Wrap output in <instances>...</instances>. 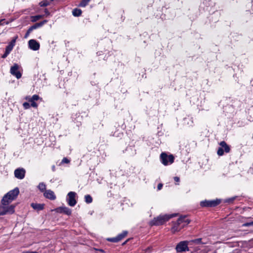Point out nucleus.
Masks as SVG:
<instances>
[{"instance_id":"obj_1","label":"nucleus","mask_w":253,"mask_h":253,"mask_svg":"<svg viewBox=\"0 0 253 253\" xmlns=\"http://www.w3.org/2000/svg\"><path fill=\"white\" fill-rule=\"evenodd\" d=\"M177 214L173 213L171 214L160 215L157 217H155L150 222L151 226L160 225L163 224L165 222L168 221L170 218L176 216Z\"/></svg>"},{"instance_id":"obj_2","label":"nucleus","mask_w":253,"mask_h":253,"mask_svg":"<svg viewBox=\"0 0 253 253\" xmlns=\"http://www.w3.org/2000/svg\"><path fill=\"white\" fill-rule=\"evenodd\" d=\"M160 160L164 165L168 166L174 162V157L172 154L168 155L166 153L163 152L160 155Z\"/></svg>"},{"instance_id":"obj_3","label":"nucleus","mask_w":253,"mask_h":253,"mask_svg":"<svg viewBox=\"0 0 253 253\" xmlns=\"http://www.w3.org/2000/svg\"><path fill=\"white\" fill-rule=\"evenodd\" d=\"M221 203V200L216 199L212 200L202 201L200 202V206L202 208H212L215 207Z\"/></svg>"},{"instance_id":"obj_4","label":"nucleus","mask_w":253,"mask_h":253,"mask_svg":"<svg viewBox=\"0 0 253 253\" xmlns=\"http://www.w3.org/2000/svg\"><path fill=\"white\" fill-rule=\"evenodd\" d=\"M15 206L10 205L9 206H3L0 204V215H3L6 214H12L14 212Z\"/></svg>"},{"instance_id":"obj_5","label":"nucleus","mask_w":253,"mask_h":253,"mask_svg":"<svg viewBox=\"0 0 253 253\" xmlns=\"http://www.w3.org/2000/svg\"><path fill=\"white\" fill-rule=\"evenodd\" d=\"M189 242L188 241H183L178 243L175 247L176 252L182 253L189 251L188 245Z\"/></svg>"},{"instance_id":"obj_6","label":"nucleus","mask_w":253,"mask_h":253,"mask_svg":"<svg viewBox=\"0 0 253 253\" xmlns=\"http://www.w3.org/2000/svg\"><path fill=\"white\" fill-rule=\"evenodd\" d=\"M220 147L218 148L217 153L219 156H222L224 152L229 153L230 151V146L224 141H222L220 142Z\"/></svg>"},{"instance_id":"obj_7","label":"nucleus","mask_w":253,"mask_h":253,"mask_svg":"<svg viewBox=\"0 0 253 253\" xmlns=\"http://www.w3.org/2000/svg\"><path fill=\"white\" fill-rule=\"evenodd\" d=\"M77 194L75 192L71 191L68 193L67 196L68 198L67 201L68 205L71 207H74L77 204V201L75 199V197Z\"/></svg>"},{"instance_id":"obj_8","label":"nucleus","mask_w":253,"mask_h":253,"mask_svg":"<svg viewBox=\"0 0 253 253\" xmlns=\"http://www.w3.org/2000/svg\"><path fill=\"white\" fill-rule=\"evenodd\" d=\"M127 233V231H124L122 233L118 234L116 237L107 238V240L111 242L117 243L122 240L125 237H126Z\"/></svg>"},{"instance_id":"obj_9","label":"nucleus","mask_w":253,"mask_h":253,"mask_svg":"<svg viewBox=\"0 0 253 253\" xmlns=\"http://www.w3.org/2000/svg\"><path fill=\"white\" fill-rule=\"evenodd\" d=\"M19 68V66L17 64L15 63L13 66L11 67L10 70L11 74L15 76L18 79H20L22 76L21 73L18 70Z\"/></svg>"},{"instance_id":"obj_10","label":"nucleus","mask_w":253,"mask_h":253,"mask_svg":"<svg viewBox=\"0 0 253 253\" xmlns=\"http://www.w3.org/2000/svg\"><path fill=\"white\" fill-rule=\"evenodd\" d=\"M183 219L182 218H178V219L173 222V226L171 228V231L173 233L180 231L183 227H182V220Z\"/></svg>"},{"instance_id":"obj_11","label":"nucleus","mask_w":253,"mask_h":253,"mask_svg":"<svg viewBox=\"0 0 253 253\" xmlns=\"http://www.w3.org/2000/svg\"><path fill=\"white\" fill-rule=\"evenodd\" d=\"M28 46L31 49L36 51L39 49L40 44L36 40L32 39L28 42Z\"/></svg>"},{"instance_id":"obj_12","label":"nucleus","mask_w":253,"mask_h":253,"mask_svg":"<svg viewBox=\"0 0 253 253\" xmlns=\"http://www.w3.org/2000/svg\"><path fill=\"white\" fill-rule=\"evenodd\" d=\"M26 170L23 168H18L14 170L15 177L19 179H22L24 178Z\"/></svg>"},{"instance_id":"obj_13","label":"nucleus","mask_w":253,"mask_h":253,"mask_svg":"<svg viewBox=\"0 0 253 253\" xmlns=\"http://www.w3.org/2000/svg\"><path fill=\"white\" fill-rule=\"evenodd\" d=\"M54 211L57 213H65L68 215H70L72 212L71 210L66 207H59L55 209Z\"/></svg>"},{"instance_id":"obj_14","label":"nucleus","mask_w":253,"mask_h":253,"mask_svg":"<svg viewBox=\"0 0 253 253\" xmlns=\"http://www.w3.org/2000/svg\"><path fill=\"white\" fill-rule=\"evenodd\" d=\"M19 193V190L18 187L15 188L14 189L9 191L7 193V196H8L12 201L14 200Z\"/></svg>"},{"instance_id":"obj_15","label":"nucleus","mask_w":253,"mask_h":253,"mask_svg":"<svg viewBox=\"0 0 253 253\" xmlns=\"http://www.w3.org/2000/svg\"><path fill=\"white\" fill-rule=\"evenodd\" d=\"M44 196L49 200H54L56 199V196L53 191L51 190H46L43 193Z\"/></svg>"},{"instance_id":"obj_16","label":"nucleus","mask_w":253,"mask_h":253,"mask_svg":"<svg viewBox=\"0 0 253 253\" xmlns=\"http://www.w3.org/2000/svg\"><path fill=\"white\" fill-rule=\"evenodd\" d=\"M47 22V21L46 20H44L40 22L37 23L31 26L28 29L31 31V32H32L34 30L42 27L44 24L46 23Z\"/></svg>"},{"instance_id":"obj_17","label":"nucleus","mask_w":253,"mask_h":253,"mask_svg":"<svg viewBox=\"0 0 253 253\" xmlns=\"http://www.w3.org/2000/svg\"><path fill=\"white\" fill-rule=\"evenodd\" d=\"M12 200L10 199L8 196H7V194L4 195L1 199V203L3 206H8L7 205L12 202Z\"/></svg>"},{"instance_id":"obj_18","label":"nucleus","mask_w":253,"mask_h":253,"mask_svg":"<svg viewBox=\"0 0 253 253\" xmlns=\"http://www.w3.org/2000/svg\"><path fill=\"white\" fill-rule=\"evenodd\" d=\"M44 204L32 203L31 206L35 210L38 211L42 210L44 207Z\"/></svg>"},{"instance_id":"obj_19","label":"nucleus","mask_w":253,"mask_h":253,"mask_svg":"<svg viewBox=\"0 0 253 253\" xmlns=\"http://www.w3.org/2000/svg\"><path fill=\"white\" fill-rule=\"evenodd\" d=\"M126 152L127 153L129 156H134L136 154V150L133 146H129L126 148L125 150Z\"/></svg>"},{"instance_id":"obj_20","label":"nucleus","mask_w":253,"mask_h":253,"mask_svg":"<svg viewBox=\"0 0 253 253\" xmlns=\"http://www.w3.org/2000/svg\"><path fill=\"white\" fill-rule=\"evenodd\" d=\"M179 218L183 219L182 221V227L183 228L185 226L188 225L190 222V220L187 218L185 216H180Z\"/></svg>"},{"instance_id":"obj_21","label":"nucleus","mask_w":253,"mask_h":253,"mask_svg":"<svg viewBox=\"0 0 253 253\" xmlns=\"http://www.w3.org/2000/svg\"><path fill=\"white\" fill-rule=\"evenodd\" d=\"M82 10L77 8L74 9L72 11V14L75 17H78L80 16L82 14Z\"/></svg>"},{"instance_id":"obj_22","label":"nucleus","mask_w":253,"mask_h":253,"mask_svg":"<svg viewBox=\"0 0 253 253\" xmlns=\"http://www.w3.org/2000/svg\"><path fill=\"white\" fill-rule=\"evenodd\" d=\"M54 0H43L40 2L39 4L41 7L46 6L50 4Z\"/></svg>"},{"instance_id":"obj_23","label":"nucleus","mask_w":253,"mask_h":253,"mask_svg":"<svg viewBox=\"0 0 253 253\" xmlns=\"http://www.w3.org/2000/svg\"><path fill=\"white\" fill-rule=\"evenodd\" d=\"M43 16V15H37L35 16H31V20L32 22H35L39 20V19L42 18Z\"/></svg>"},{"instance_id":"obj_24","label":"nucleus","mask_w":253,"mask_h":253,"mask_svg":"<svg viewBox=\"0 0 253 253\" xmlns=\"http://www.w3.org/2000/svg\"><path fill=\"white\" fill-rule=\"evenodd\" d=\"M38 188L42 192H44L46 190V185L43 182H41L38 185Z\"/></svg>"},{"instance_id":"obj_25","label":"nucleus","mask_w":253,"mask_h":253,"mask_svg":"<svg viewBox=\"0 0 253 253\" xmlns=\"http://www.w3.org/2000/svg\"><path fill=\"white\" fill-rule=\"evenodd\" d=\"M89 2L88 0H82L79 4V6L84 7L88 4Z\"/></svg>"},{"instance_id":"obj_26","label":"nucleus","mask_w":253,"mask_h":253,"mask_svg":"<svg viewBox=\"0 0 253 253\" xmlns=\"http://www.w3.org/2000/svg\"><path fill=\"white\" fill-rule=\"evenodd\" d=\"M85 201L87 204H90L92 202V198L90 195H86L84 197Z\"/></svg>"},{"instance_id":"obj_27","label":"nucleus","mask_w":253,"mask_h":253,"mask_svg":"<svg viewBox=\"0 0 253 253\" xmlns=\"http://www.w3.org/2000/svg\"><path fill=\"white\" fill-rule=\"evenodd\" d=\"M40 96L37 94L33 95L31 98L29 99V101H35L39 100Z\"/></svg>"},{"instance_id":"obj_28","label":"nucleus","mask_w":253,"mask_h":253,"mask_svg":"<svg viewBox=\"0 0 253 253\" xmlns=\"http://www.w3.org/2000/svg\"><path fill=\"white\" fill-rule=\"evenodd\" d=\"M17 38H18V36L14 37L13 38V39L11 41V42L9 43V44L11 45V46L14 47L15 44V42H16V40L17 39Z\"/></svg>"},{"instance_id":"obj_29","label":"nucleus","mask_w":253,"mask_h":253,"mask_svg":"<svg viewBox=\"0 0 253 253\" xmlns=\"http://www.w3.org/2000/svg\"><path fill=\"white\" fill-rule=\"evenodd\" d=\"M237 197V196H234V197L227 199L225 200V202L229 203H232L236 199Z\"/></svg>"},{"instance_id":"obj_30","label":"nucleus","mask_w":253,"mask_h":253,"mask_svg":"<svg viewBox=\"0 0 253 253\" xmlns=\"http://www.w3.org/2000/svg\"><path fill=\"white\" fill-rule=\"evenodd\" d=\"M243 227H249V226H252L253 227V221L251 222H247L246 223H244L243 225Z\"/></svg>"},{"instance_id":"obj_31","label":"nucleus","mask_w":253,"mask_h":253,"mask_svg":"<svg viewBox=\"0 0 253 253\" xmlns=\"http://www.w3.org/2000/svg\"><path fill=\"white\" fill-rule=\"evenodd\" d=\"M191 242L195 243L196 244H200L202 243V238H198L191 241Z\"/></svg>"},{"instance_id":"obj_32","label":"nucleus","mask_w":253,"mask_h":253,"mask_svg":"<svg viewBox=\"0 0 253 253\" xmlns=\"http://www.w3.org/2000/svg\"><path fill=\"white\" fill-rule=\"evenodd\" d=\"M13 48V47L12 46L8 44V45L6 46L5 50L10 53L12 51Z\"/></svg>"},{"instance_id":"obj_33","label":"nucleus","mask_w":253,"mask_h":253,"mask_svg":"<svg viewBox=\"0 0 253 253\" xmlns=\"http://www.w3.org/2000/svg\"><path fill=\"white\" fill-rule=\"evenodd\" d=\"M23 106L25 109H28L30 107V105L29 103L27 102H24L23 104Z\"/></svg>"},{"instance_id":"obj_34","label":"nucleus","mask_w":253,"mask_h":253,"mask_svg":"<svg viewBox=\"0 0 253 253\" xmlns=\"http://www.w3.org/2000/svg\"><path fill=\"white\" fill-rule=\"evenodd\" d=\"M69 163H70V160L68 159H67V158H64L61 162V164H63V163L68 164Z\"/></svg>"},{"instance_id":"obj_35","label":"nucleus","mask_w":253,"mask_h":253,"mask_svg":"<svg viewBox=\"0 0 253 253\" xmlns=\"http://www.w3.org/2000/svg\"><path fill=\"white\" fill-rule=\"evenodd\" d=\"M31 102V106L34 108H37L38 104L35 101H30Z\"/></svg>"},{"instance_id":"obj_36","label":"nucleus","mask_w":253,"mask_h":253,"mask_svg":"<svg viewBox=\"0 0 253 253\" xmlns=\"http://www.w3.org/2000/svg\"><path fill=\"white\" fill-rule=\"evenodd\" d=\"M10 53L7 52V51L5 50V52L4 53V54L2 55L1 57L2 58H5Z\"/></svg>"},{"instance_id":"obj_37","label":"nucleus","mask_w":253,"mask_h":253,"mask_svg":"<svg viewBox=\"0 0 253 253\" xmlns=\"http://www.w3.org/2000/svg\"><path fill=\"white\" fill-rule=\"evenodd\" d=\"M31 32H31V31H30L29 29H28V30L27 31L25 35L24 38H27Z\"/></svg>"},{"instance_id":"obj_38","label":"nucleus","mask_w":253,"mask_h":253,"mask_svg":"<svg viewBox=\"0 0 253 253\" xmlns=\"http://www.w3.org/2000/svg\"><path fill=\"white\" fill-rule=\"evenodd\" d=\"M163 186V185L162 183L158 184V186H157L158 190H161V189L162 188Z\"/></svg>"},{"instance_id":"obj_39","label":"nucleus","mask_w":253,"mask_h":253,"mask_svg":"<svg viewBox=\"0 0 253 253\" xmlns=\"http://www.w3.org/2000/svg\"><path fill=\"white\" fill-rule=\"evenodd\" d=\"M151 249H152V248H151V247H149L145 249V252H146V253H150V252H151Z\"/></svg>"},{"instance_id":"obj_40","label":"nucleus","mask_w":253,"mask_h":253,"mask_svg":"<svg viewBox=\"0 0 253 253\" xmlns=\"http://www.w3.org/2000/svg\"><path fill=\"white\" fill-rule=\"evenodd\" d=\"M44 13H45V14L46 15V16H48V15H49L50 14V12H49V11L47 9L45 8L44 9Z\"/></svg>"},{"instance_id":"obj_41","label":"nucleus","mask_w":253,"mask_h":253,"mask_svg":"<svg viewBox=\"0 0 253 253\" xmlns=\"http://www.w3.org/2000/svg\"><path fill=\"white\" fill-rule=\"evenodd\" d=\"M174 180L175 182H179L180 178H179V177H178L177 176H175V177H174Z\"/></svg>"},{"instance_id":"obj_42","label":"nucleus","mask_w":253,"mask_h":253,"mask_svg":"<svg viewBox=\"0 0 253 253\" xmlns=\"http://www.w3.org/2000/svg\"><path fill=\"white\" fill-rule=\"evenodd\" d=\"M24 253H38V252H37L36 251H28V252H25Z\"/></svg>"},{"instance_id":"obj_43","label":"nucleus","mask_w":253,"mask_h":253,"mask_svg":"<svg viewBox=\"0 0 253 253\" xmlns=\"http://www.w3.org/2000/svg\"><path fill=\"white\" fill-rule=\"evenodd\" d=\"M51 169L53 171H54L55 170V166L53 165L51 167Z\"/></svg>"},{"instance_id":"obj_44","label":"nucleus","mask_w":253,"mask_h":253,"mask_svg":"<svg viewBox=\"0 0 253 253\" xmlns=\"http://www.w3.org/2000/svg\"><path fill=\"white\" fill-rule=\"evenodd\" d=\"M98 251L99 252H100V253H104V251L103 249H98Z\"/></svg>"},{"instance_id":"obj_45","label":"nucleus","mask_w":253,"mask_h":253,"mask_svg":"<svg viewBox=\"0 0 253 253\" xmlns=\"http://www.w3.org/2000/svg\"><path fill=\"white\" fill-rule=\"evenodd\" d=\"M30 98H31L30 96H26V98H25V99H26V100H28L29 101V99Z\"/></svg>"},{"instance_id":"obj_46","label":"nucleus","mask_w":253,"mask_h":253,"mask_svg":"<svg viewBox=\"0 0 253 253\" xmlns=\"http://www.w3.org/2000/svg\"><path fill=\"white\" fill-rule=\"evenodd\" d=\"M126 242H126H124V243H123V245L125 244Z\"/></svg>"},{"instance_id":"obj_47","label":"nucleus","mask_w":253,"mask_h":253,"mask_svg":"<svg viewBox=\"0 0 253 253\" xmlns=\"http://www.w3.org/2000/svg\"><path fill=\"white\" fill-rule=\"evenodd\" d=\"M252 9H253V5H252Z\"/></svg>"},{"instance_id":"obj_48","label":"nucleus","mask_w":253,"mask_h":253,"mask_svg":"<svg viewBox=\"0 0 253 253\" xmlns=\"http://www.w3.org/2000/svg\"><path fill=\"white\" fill-rule=\"evenodd\" d=\"M89 1H90V0H88Z\"/></svg>"}]
</instances>
